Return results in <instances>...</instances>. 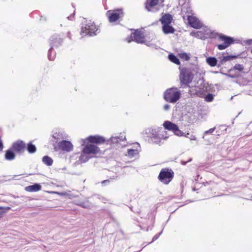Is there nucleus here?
<instances>
[{"mask_svg":"<svg viewBox=\"0 0 252 252\" xmlns=\"http://www.w3.org/2000/svg\"><path fill=\"white\" fill-rule=\"evenodd\" d=\"M49 45L50 47L58 48L62 45L63 42V39L61 38L59 35H53L49 39Z\"/></svg>","mask_w":252,"mask_h":252,"instance_id":"2eb2a0df","label":"nucleus"},{"mask_svg":"<svg viewBox=\"0 0 252 252\" xmlns=\"http://www.w3.org/2000/svg\"><path fill=\"white\" fill-rule=\"evenodd\" d=\"M126 140V136L120 134L119 136H112L107 139L106 145H110L111 148H116L120 144V142Z\"/></svg>","mask_w":252,"mask_h":252,"instance_id":"9b49d317","label":"nucleus"},{"mask_svg":"<svg viewBox=\"0 0 252 252\" xmlns=\"http://www.w3.org/2000/svg\"><path fill=\"white\" fill-rule=\"evenodd\" d=\"M75 204L83 208L91 209L94 205L89 200V198H85L84 200H77Z\"/></svg>","mask_w":252,"mask_h":252,"instance_id":"a211bd4d","label":"nucleus"},{"mask_svg":"<svg viewBox=\"0 0 252 252\" xmlns=\"http://www.w3.org/2000/svg\"><path fill=\"white\" fill-rule=\"evenodd\" d=\"M110 182V179H108L101 181V184L102 185V186H106L107 185H108Z\"/></svg>","mask_w":252,"mask_h":252,"instance_id":"49530a36","label":"nucleus"},{"mask_svg":"<svg viewBox=\"0 0 252 252\" xmlns=\"http://www.w3.org/2000/svg\"><path fill=\"white\" fill-rule=\"evenodd\" d=\"M216 131V135L220 136V135L226 133L227 127L225 125H219L217 126Z\"/></svg>","mask_w":252,"mask_h":252,"instance_id":"cd10ccee","label":"nucleus"},{"mask_svg":"<svg viewBox=\"0 0 252 252\" xmlns=\"http://www.w3.org/2000/svg\"><path fill=\"white\" fill-rule=\"evenodd\" d=\"M162 126L165 130L172 131L175 135L179 137L183 135L184 132L179 129L178 126L171 121H165Z\"/></svg>","mask_w":252,"mask_h":252,"instance_id":"1a4fd4ad","label":"nucleus"},{"mask_svg":"<svg viewBox=\"0 0 252 252\" xmlns=\"http://www.w3.org/2000/svg\"><path fill=\"white\" fill-rule=\"evenodd\" d=\"M219 73H221L225 76H226L228 77H230L231 78H236L237 76L236 75H234V74H229V73H224L222 71V68H221L220 69V70L219 71Z\"/></svg>","mask_w":252,"mask_h":252,"instance_id":"37998d69","label":"nucleus"},{"mask_svg":"<svg viewBox=\"0 0 252 252\" xmlns=\"http://www.w3.org/2000/svg\"><path fill=\"white\" fill-rule=\"evenodd\" d=\"M217 126H215L214 127L211 128L209 129L206 130L203 133V137L204 138V135H208V134H213V133L215 131V130L216 129Z\"/></svg>","mask_w":252,"mask_h":252,"instance_id":"ea45409f","label":"nucleus"},{"mask_svg":"<svg viewBox=\"0 0 252 252\" xmlns=\"http://www.w3.org/2000/svg\"><path fill=\"white\" fill-rule=\"evenodd\" d=\"M159 2V0H147L145 2V8L148 11H157L158 9H155L154 7L156 6Z\"/></svg>","mask_w":252,"mask_h":252,"instance_id":"6ab92c4d","label":"nucleus"},{"mask_svg":"<svg viewBox=\"0 0 252 252\" xmlns=\"http://www.w3.org/2000/svg\"><path fill=\"white\" fill-rule=\"evenodd\" d=\"M219 33L215 32L213 31L210 32L209 37L210 38H216L217 36L218 37Z\"/></svg>","mask_w":252,"mask_h":252,"instance_id":"c03bdc74","label":"nucleus"},{"mask_svg":"<svg viewBox=\"0 0 252 252\" xmlns=\"http://www.w3.org/2000/svg\"><path fill=\"white\" fill-rule=\"evenodd\" d=\"M165 226V224L163 225V228H162L161 231L160 232L158 233V234H156L153 237L152 241L149 243V244H150L154 242V241H156L159 237V236L162 234Z\"/></svg>","mask_w":252,"mask_h":252,"instance_id":"4c0bfd02","label":"nucleus"},{"mask_svg":"<svg viewBox=\"0 0 252 252\" xmlns=\"http://www.w3.org/2000/svg\"><path fill=\"white\" fill-rule=\"evenodd\" d=\"M56 56V52L54 50V48L50 47L48 51L47 57L49 61H53L55 60Z\"/></svg>","mask_w":252,"mask_h":252,"instance_id":"2f4dec72","label":"nucleus"},{"mask_svg":"<svg viewBox=\"0 0 252 252\" xmlns=\"http://www.w3.org/2000/svg\"><path fill=\"white\" fill-rule=\"evenodd\" d=\"M192 160V158H190L188 160V163L191 162Z\"/></svg>","mask_w":252,"mask_h":252,"instance_id":"e2e57ef3","label":"nucleus"},{"mask_svg":"<svg viewBox=\"0 0 252 252\" xmlns=\"http://www.w3.org/2000/svg\"><path fill=\"white\" fill-rule=\"evenodd\" d=\"M233 69L238 70L239 71H242L244 69V66L241 64H236L232 68L229 69L228 72H231Z\"/></svg>","mask_w":252,"mask_h":252,"instance_id":"f704fd0d","label":"nucleus"},{"mask_svg":"<svg viewBox=\"0 0 252 252\" xmlns=\"http://www.w3.org/2000/svg\"><path fill=\"white\" fill-rule=\"evenodd\" d=\"M174 177V172L171 168H163L161 169L158 177V180L164 185H168Z\"/></svg>","mask_w":252,"mask_h":252,"instance_id":"20e7f679","label":"nucleus"},{"mask_svg":"<svg viewBox=\"0 0 252 252\" xmlns=\"http://www.w3.org/2000/svg\"><path fill=\"white\" fill-rule=\"evenodd\" d=\"M25 150H27L28 153L30 154H33L36 153L37 151V148L35 145L33 144L32 141H30L28 143H26Z\"/></svg>","mask_w":252,"mask_h":252,"instance_id":"a878e982","label":"nucleus"},{"mask_svg":"<svg viewBox=\"0 0 252 252\" xmlns=\"http://www.w3.org/2000/svg\"><path fill=\"white\" fill-rule=\"evenodd\" d=\"M168 58L170 61L177 65H180L181 63L179 59L173 53L169 54Z\"/></svg>","mask_w":252,"mask_h":252,"instance_id":"c756f323","label":"nucleus"},{"mask_svg":"<svg viewBox=\"0 0 252 252\" xmlns=\"http://www.w3.org/2000/svg\"><path fill=\"white\" fill-rule=\"evenodd\" d=\"M179 57L185 61H189L190 60V54L186 52H181L178 54Z\"/></svg>","mask_w":252,"mask_h":252,"instance_id":"473e14b6","label":"nucleus"},{"mask_svg":"<svg viewBox=\"0 0 252 252\" xmlns=\"http://www.w3.org/2000/svg\"><path fill=\"white\" fill-rule=\"evenodd\" d=\"M42 161L47 166H50L53 164V159L48 156H44L42 158Z\"/></svg>","mask_w":252,"mask_h":252,"instance_id":"7c9ffc66","label":"nucleus"},{"mask_svg":"<svg viewBox=\"0 0 252 252\" xmlns=\"http://www.w3.org/2000/svg\"><path fill=\"white\" fill-rule=\"evenodd\" d=\"M128 156L130 158L135 157L136 155L138 154V151L136 149H128L127 151Z\"/></svg>","mask_w":252,"mask_h":252,"instance_id":"72a5a7b5","label":"nucleus"},{"mask_svg":"<svg viewBox=\"0 0 252 252\" xmlns=\"http://www.w3.org/2000/svg\"><path fill=\"white\" fill-rule=\"evenodd\" d=\"M18 175H14L13 177L10 178V176H3V177L6 178L5 179L0 180V183H2L7 181H10L13 179H14L15 177H17Z\"/></svg>","mask_w":252,"mask_h":252,"instance_id":"79ce46f5","label":"nucleus"},{"mask_svg":"<svg viewBox=\"0 0 252 252\" xmlns=\"http://www.w3.org/2000/svg\"><path fill=\"white\" fill-rule=\"evenodd\" d=\"M206 63L211 67L217 66L220 67L221 66H219L220 62L218 63V60L215 57L209 56L206 58Z\"/></svg>","mask_w":252,"mask_h":252,"instance_id":"4be33fe9","label":"nucleus"},{"mask_svg":"<svg viewBox=\"0 0 252 252\" xmlns=\"http://www.w3.org/2000/svg\"><path fill=\"white\" fill-rule=\"evenodd\" d=\"M82 145L84 146L82 149L84 154L95 155L100 153L99 148L96 145L89 143L87 139H82Z\"/></svg>","mask_w":252,"mask_h":252,"instance_id":"423d86ee","label":"nucleus"},{"mask_svg":"<svg viewBox=\"0 0 252 252\" xmlns=\"http://www.w3.org/2000/svg\"><path fill=\"white\" fill-rule=\"evenodd\" d=\"M58 147L63 151L67 152H70L73 150V145L69 141L62 140L58 143Z\"/></svg>","mask_w":252,"mask_h":252,"instance_id":"dca6fc26","label":"nucleus"},{"mask_svg":"<svg viewBox=\"0 0 252 252\" xmlns=\"http://www.w3.org/2000/svg\"><path fill=\"white\" fill-rule=\"evenodd\" d=\"M244 199H247V200H252V195H251V198H250V199L246 198H244Z\"/></svg>","mask_w":252,"mask_h":252,"instance_id":"338daca9","label":"nucleus"},{"mask_svg":"<svg viewBox=\"0 0 252 252\" xmlns=\"http://www.w3.org/2000/svg\"><path fill=\"white\" fill-rule=\"evenodd\" d=\"M75 12L74 11L73 13L70 15V16H68L67 18L69 20H73L74 19V15Z\"/></svg>","mask_w":252,"mask_h":252,"instance_id":"5fc2aeb1","label":"nucleus"},{"mask_svg":"<svg viewBox=\"0 0 252 252\" xmlns=\"http://www.w3.org/2000/svg\"><path fill=\"white\" fill-rule=\"evenodd\" d=\"M119 178V176L116 173H115L113 176L110 177L109 179H110V181L111 182L114 180H117Z\"/></svg>","mask_w":252,"mask_h":252,"instance_id":"a18cd8bd","label":"nucleus"},{"mask_svg":"<svg viewBox=\"0 0 252 252\" xmlns=\"http://www.w3.org/2000/svg\"><path fill=\"white\" fill-rule=\"evenodd\" d=\"M179 79L181 87L186 88L189 86L194 78L192 72L188 68L179 67Z\"/></svg>","mask_w":252,"mask_h":252,"instance_id":"7ed1b4c3","label":"nucleus"},{"mask_svg":"<svg viewBox=\"0 0 252 252\" xmlns=\"http://www.w3.org/2000/svg\"><path fill=\"white\" fill-rule=\"evenodd\" d=\"M86 139H87L89 143L97 146V145H101L104 143L106 145L107 139L103 136L99 135H90Z\"/></svg>","mask_w":252,"mask_h":252,"instance_id":"ddd939ff","label":"nucleus"},{"mask_svg":"<svg viewBox=\"0 0 252 252\" xmlns=\"http://www.w3.org/2000/svg\"><path fill=\"white\" fill-rule=\"evenodd\" d=\"M162 31L165 34H169L174 33L175 29L171 24L165 25L162 26Z\"/></svg>","mask_w":252,"mask_h":252,"instance_id":"bb28decb","label":"nucleus"},{"mask_svg":"<svg viewBox=\"0 0 252 252\" xmlns=\"http://www.w3.org/2000/svg\"><path fill=\"white\" fill-rule=\"evenodd\" d=\"M42 187L39 183H34L25 188V190L30 192H37L41 189Z\"/></svg>","mask_w":252,"mask_h":252,"instance_id":"b1692460","label":"nucleus"},{"mask_svg":"<svg viewBox=\"0 0 252 252\" xmlns=\"http://www.w3.org/2000/svg\"><path fill=\"white\" fill-rule=\"evenodd\" d=\"M179 3L182 4V11L189 13L191 10L189 0H179Z\"/></svg>","mask_w":252,"mask_h":252,"instance_id":"393cba45","label":"nucleus"},{"mask_svg":"<svg viewBox=\"0 0 252 252\" xmlns=\"http://www.w3.org/2000/svg\"><path fill=\"white\" fill-rule=\"evenodd\" d=\"M17 153L10 147L8 149L5 151L4 154V158L8 161L14 160L16 156Z\"/></svg>","mask_w":252,"mask_h":252,"instance_id":"412c9836","label":"nucleus"},{"mask_svg":"<svg viewBox=\"0 0 252 252\" xmlns=\"http://www.w3.org/2000/svg\"><path fill=\"white\" fill-rule=\"evenodd\" d=\"M154 46H155V49H159V48H160V47H158V46H157V45H155Z\"/></svg>","mask_w":252,"mask_h":252,"instance_id":"69168bd1","label":"nucleus"},{"mask_svg":"<svg viewBox=\"0 0 252 252\" xmlns=\"http://www.w3.org/2000/svg\"><path fill=\"white\" fill-rule=\"evenodd\" d=\"M161 130H162V128L159 127H151L146 129V133L149 135L151 141L153 143L159 145H160L162 143L160 136Z\"/></svg>","mask_w":252,"mask_h":252,"instance_id":"39448f33","label":"nucleus"},{"mask_svg":"<svg viewBox=\"0 0 252 252\" xmlns=\"http://www.w3.org/2000/svg\"><path fill=\"white\" fill-rule=\"evenodd\" d=\"M159 21L161 22L162 26L170 25L173 21V16L169 13H165L162 15Z\"/></svg>","mask_w":252,"mask_h":252,"instance_id":"aec40b11","label":"nucleus"},{"mask_svg":"<svg viewBox=\"0 0 252 252\" xmlns=\"http://www.w3.org/2000/svg\"><path fill=\"white\" fill-rule=\"evenodd\" d=\"M67 37H68L70 39H71V33H70L69 32H68L67 33Z\"/></svg>","mask_w":252,"mask_h":252,"instance_id":"bf43d9fd","label":"nucleus"},{"mask_svg":"<svg viewBox=\"0 0 252 252\" xmlns=\"http://www.w3.org/2000/svg\"><path fill=\"white\" fill-rule=\"evenodd\" d=\"M182 93L179 88L172 87L167 89L163 93V99L168 103H176L181 98Z\"/></svg>","mask_w":252,"mask_h":252,"instance_id":"f257e3e1","label":"nucleus"},{"mask_svg":"<svg viewBox=\"0 0 252 252\" xmlns=\"http://www.w3.org/2000/svg\"><path fill=\"white\" fill-rule=\"evenodd\" d=\"M214 98V95L213 94L208 93L204 97V100L208 102H212Z\"/></svg>","mask_w":252,"mask_h":252,"instance_id":"e433bc0d","label":"nucleus"},{"mask_svg":"<svg viewBox=\"0 0 252 252\" xmlns=\"http://www.w3.org/2000/svg\"><path fill=\"white\" fill-rule=\"evenodd\" d=\"M203 184L204 185V186H206V185L208 184V182H206V183H203Z\"/></svg>","mask_w":252,"mask_h":252,"instance_id":"774afa93","label":"nucleus"},{"mask_svg":"<svg viewBox=\"0 0 252 252\" xmlns=\"http://www.w3.org/2000/svg\"><path fill=\"white\" fill-rule=\"evenodd\" d=\"M25 144L24 141L19 139L13 142L10 147L17 154L21 155L25 151Z\"/></svg>","mask_w":252,"mask_h":252,"instance_id":"f8f14e48","label":"nucleus"},{"mask_svg":"<svg viewBox=\"0 0 252 252\" xmlns=\"http://www.w3.org/2000/svg\"><path fill=\"white\" fill-rule=\"evenodd\" d=\"M234 43L243 44L242 41L240 40H239L238 39L235 38H234Z\"/></svg>","mask_w":252,"mask_h":252,"instance_id":"6e6d98bb","label":"nucleus"},{"mask_svg":"<svg viewBox=\"0 0 252 252\" xmlns=\"http://www.w3.org/2000/svg\"><path fill=\"white\" fill-rule=\"evenodd\" d=\"M100 32V29L96 26L94 22L92 20L84 19L82 23L80 34L85 33L86 35L94 36Z\"/></svg>","mask_w":252,"mask_h":252,"instance_id":"f03ea898","label":"nucleus"},{"mask_svg":"<svg viewBox=\"0 0 252 252\" xmlns=\"http://www.w3.org/2000/svg\"><path fill=\"white\" fill-rule=\"evenodd\" d=\"M199 82H200V89H202L203 91L207 92L210 91L211 85L209 84L208 82H205V79L203 77L199 79L198 83Z\"/></svg>","mask_w":252,"mask_h":252,"instance_id":"5701e85b","label":"nucleus"},{"mask_svg":"<svg viewBox=\"0 0 252 252\" xmlns=\"http://www.w3.org/2000/svg\"><path fill=\"white\" fill-rule=\"evenodd\" d=\"M243 43L246 45H252V39H248L243 41Z\"/></svg>","mask_w":252,"mask_h":252,"instance_id":"8fccbe9b","label":"nucleus"},{"mask_svg":"<svg viewBox=\"0 0 252 252\" xmlns=\"http://www.w3.org/2000/svg\"><path fill=\"white\" fill-rule=\"evenodd\" d=\"M241 54H238L236 55H224V53H223L221 56H220L218 57V59L220 60V64L219 66H221L225 62L227 61H230L235 59H236L240 57Z\"/></svg>","mask_w":252,"mask_h":252,"instance_id":"f3484780","label":"nucleus"},{"mask_svg":"<svg viewBox=\"0 0 252 252\" xmlns=\"http://www.w3.org/2000/svg\"><path fill=\"white\" fill-rule=\"evenodd\" d=\"M199 32H192L191 33H190V35L193 36H194V37H197L198 36V33Z\"/></svg>","mask_w":252,"mask_h":252,"instance_id":"603ef678","label":"nucleus"},{"mask_svg":"<svg viewBox=\"0 0 252 252\" xmlns=\"http://www.w3.org/2000/svg\"><path fill=\"white\" fill-rule=\"evenodd\" d=\"M170 109V105L169 104H165L163 106V109L164 111H169Z\"/></svg>","mask_w":252,"mask_h":252,"instance_id":"3c124183","label":"nucleus"},{"mask_svg":"<svg viewBox=\"0 0 252 252\" xmlns=\"http://www.w3.org/2000/svg\"><path fill=\"white\" fill-rule=\"evenodd\" d=\"M187 20L189 25L194 29H200L203 27V24L196 17L192 15H188Z\"/></svg>","mask_w":252,"mask_h":252,"instance_id":"4468645a","label":"nucleus"},{"mask_svg":"<svg viewBox=\"0 0 252 252\" xmlns=\"http://www.w3.org/2000/svg\"><path fill=\"white\" fill-rule=\"evenodd\" d=\"M3 148V143L2 140L0 138V151H1Z\"/></svg>","mask_w":252,"mask_h":252,"instance_id":"864d4df0","label":"nucleus"},{"mask_svg":"<svg viewBox=\"0 0 252 252\" xmlns=\"http://www.w3.org/2000/svg\"><path fill=\"white\" fill-rule=\"evenodd\" d=\"M129 208L131 211L135 213H139L141 211L139 208H136L133 210V207L132 206H129Z\"/></svg>","mask_w":252,"mask_h":252,"instance_id":"09e8293b","label":"nucleus"},{"mask_svg":"<svg viewBox=\"0 0 252 252\" xmlns=\"http://www.w3.org/2000/svg\"><path fill=\"white\" fill-rule=\"evenodd\" d=\"M46 20V18L45 16H41L40 18V21H45Z\"/></svg>","mask_w":252,"mask_h":252,"instance_id":"13d9d810","label":"nucleus"},{"mask_svg":"<svg viewBox=\"0 0 252 252\" xmlns=\"http://www.w3.org/2000/svg\"><path fill=\"white\" fill-rule=\"evenodd\" d=\"M92 157L89 156L88 154H84L83 152V150H82L81 154L79 158V160L76 161L78 164L85 163L89 160V159Z\"/></svg>","mask_w":252,"mask_h":252,"instance_id":"c85d7f7f","label":"nucleus"},{"mask_svg":"<svg viewBox=\"0 0 252 252\" xmlns=\"http://www.w3.org/2000/svg\"><path fill=\"white\" fill-rule=\"evenodd\" d=\"M182 137H186L189 138L190 140H196V138L195 135L193 134H190L188 132L185 133L184 132L183 135Z\"/></svg>","mask_w":252,"mask_h":252,"instance_id":"58836bf2","label":"nucleus"},{"mask_svg":"<svg viewBox=\"0 0 252 252\" xmlns=\"http://www.w3.org/2000/svg\"><path fill=\"white\" fill-rule=\"evenodd\" d=\"M170 218V216H169V217L168 219V220H167L165 222V223H163V224H162V228H163V225H164V224H165V225H166V224H167V223L168 222V221H169V220Z\"/></svg>","mask_w":252,"mask_h":252,"instance_id":"680f3d73","label":"nucleus"},{"mask_svg":"<svg viewBox=\"0 0 252 252\" xmlns=\"http://www.w3.org/2000/svg\"><path fill=\"white\" fill-rule=\"evenodd\" d=\"M130 35L126 38L128 43L134 41L138 44H144L145 43V36L142 32L139 29L133 30Z\"/></svg>","mask_w":252,"mask_h":252,"instance_id":"6e6552de","label":"nucleus"},{"mask_svg":"<svg viewBox=\"0 0 252 252\" xmlns=\"http://www.w3.org/2000/svg\"><path fill=\"white\" fill-rule=\"evenodd\" d=\"M218 38L220 40L223 42L222 43L216 45L217 47L220 50H224L234 44V38L233 37L223 33H220L218 34Z\"/></svg>","mask_w":252,"mask_h":252,"instance_id":"0eeeda50","label":"nucleus"},{"mask_svg":"<svg viewBox=\"0 0 252 252\" xmlns=\"http://www.w3.org/2000/svg\"><path fill=\"white\" fill-rule=\"evenodd\" d=\"M193 201H194L193 200H188L186 201V204H188V203H190V202H192Z\"/></svg>","mask_w":252,"mask_h":252,"instance_id":"052dcab7","label":"nucleus"},{"mask_svg":"<svg viewBox=\"0 0 252 252\" xmlns=\"http://www.w3.org/2000/svg\"><path fill=\"white\" fill-rule=\"evenodd\" d=\"M155 218H156L155 215H153L152 216V220L153 221L152 226H149L147 227V231H148L149 230H151L152 229V228L153 227L154 224L155 223Z\"/></svg>","mask_w":252,"mask_h":252,"instance_id":"de8ad7c7","label":"nucleus"},{"mask_svg":"<svg viewBox=\"0 0 252 252\" xmlns=\"http://www.w3.org/2000/svg\"><path fill=\"white\" fill-rule=\"evenodd\" d=\"M106 14L108 16L109 21L110 23L115 22L124 16V13L122 8L108 10Z\"/></svg>","mask_w":252,"mask_h":252,"instance_id":"9d476101","label":"nucleus"},{"mask_svg":"<svg viewBox=\"0 0 252 252\" xmlns=\"http://www.w3.org/2000/svg\"><path fill=\"white\" fill-rule=\"evenodd\" d=\"M192 191H195L197 190L195 188H192Z\"/></svg>","mask_w":252,"mask_h":252,"instance_id":"0e129e2a","label":"nucleus"},{"mask_svg":"<svg viewBox=\"0 0 252 252\" xmlns=\"http://www.w3.org/2000/svg\"><path fill=\"white\" fill-rule=\"evenodd\" d=\"M160 136L161 137V140H166L169 137L167 132L165 130L160 132Z\"/></svg>","mask_w":252,"mask_h":252,"instance_id":"a19ab883","label":"nucleus"},{"mask_svg":"<svg viewBox=\"0 0 252 252\" xmlns=\"http://www.w3.org/2000/svg\"><path fill=\"white\" fill-rule=\"evenodd\" d=\"M52 136L55 140V143H57L58 140H60L63 138L62 133L60 132L54 133L52 134Z\"/></svg>","mask_w":252,"mask_h":252,"instance_id":"c9c22d12","label":"nucleus"},{"mask_svg":"<svg viewBox=\"0 0 252 252\" xmlns=\"http://www.w3.org/2000/svg\"><path fill=\"white\" fill-rule=\"evenodd\" d=\"M180 162L182 165H186L188 163L187 161H184L183 160H181Z\"/></svg>","mask_w":252,"mask_h":252,"instance_id":"4d7b16f0","label":"nucleus"}]
</instances>
